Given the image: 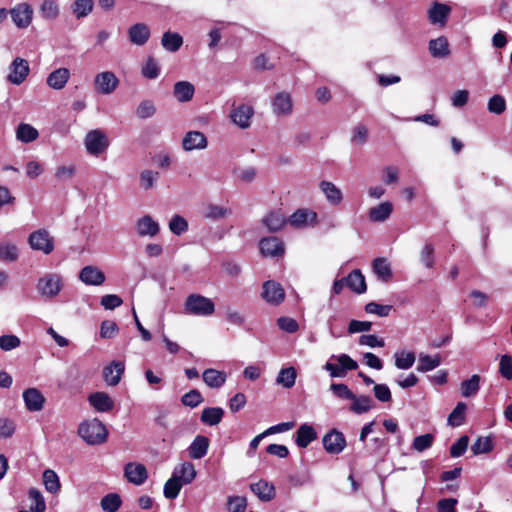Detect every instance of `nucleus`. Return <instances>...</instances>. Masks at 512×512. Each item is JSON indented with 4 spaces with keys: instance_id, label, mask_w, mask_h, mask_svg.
I'll return each mask as SVG.
<instances>
[{
    "instance_id": "obj_2",
    "label": "nucleus",
    "mask_w": 512,
    "mask_h": 512,
    "mask_svg": "<svg viewBox=\"0 0 512 512\" xmlns=\"http://www.w3.org/2000/svg\"><path fill=\"white\" fill-rule=\"evenodd\" d=\"M78 433L85 442L91 445L105 442L108 434L105 425L97 418L81 423Z\"/></svg>"
},
{
    "instance_id": "obj_4",
    "label": "nucleus",
    "mask_w": 512,
    "mask_h": 512,
    "mask_svg": "<svg viewBox=\"0 0 512 512\" xmlns=\"http://www.w3.org/2000/svg\"><path fill=\"white\" fill-rule=\"evenodd\" d=\"M83 143L86 152L94 157H99L105 153L110 145L107 134L101 129L88 131L84 137Z\"/></svg>"
},
{
    "instance_id": "obj_52",
    "label": "nucleus",
    "mask_w": 512,
    "mask_h": 512,
    "mask_svg": "<svg viewBox=\"0 0 512 512\" xmlns=\"http://www.w3.org/2000/svg\"><path fill=\"white\" fill-rule=\"evenodd\" d=\"M182 486L183 484L171 475L164 485V496L167 499H175L179 495Z\"/></svg>"
},
{
    "instance_id": "obj_54",
    "label": "nucleus",
    "mask_w": 512,
    "mask_h": 512,
    "mask_svg": "<svg viewBox=\"0 0 512 512\" xmlns=\"http://www.w3.org/2000/svg\"><path fill=\"white\" fill-rule=\"evenodd\" d=\"M434 442V436L430 433L423 434L414 438L412 442V449L417 452H423L429 449Z\"/></svg>"
},
{
    "instance_id": "obj_9",
    "label": "nucleus",
    "mask_w": 512,
    "mask_h": 512,
    "mask_svg": "<svg viewBox=\"0 0 512 512\" xmlns=\"http://www.w3.org/2000/svg\"><path fill=\"white\" fill-rule=\"evenodd\" d=\"M261 296L267 303L277 306L284 301L285 291L280 283L268 280L263 283Z\"/></svg>"
},
{
    "instance_id": "obj_56",
    "label": "nucleus",
    "mask_w": 512,
    "mask_h": 512,
    "mask_svg": "<svg viewBox=\"0 0 512 512\" xmlns=\"http://www.w3.org/2000/svg\"><path fill=\"white\" fill-rule=\"evenodd\" d=\"M170 231L180 236L188 230V222L180 215H174L169 222Z\"/></svg>"
},
{
    "instance_id": "obj_32",
    "label": "nucleus",
    "mask_w": 512,
    "mask_h": 512,
    "mask_svg": "<svg viewBox=\"0 0 512 512\" xmlns=\"http://www.w3.org/2000/svg\"><path fill=\"white\" fill-rule=\"evenodd\" d=\"M429 52L435 58H444L449 55L448 40L444 36L429 41Z\"/></svg>"
},
{
    "instance_id": "obj_30",
    "label": "nucleus",
    "mask_w": 512,
    "mask_h": 512,
    "mask_svg": "<svg viewBox=\"0 0 512 512\" xmlns=\"http://www.w3.org/2000/svg\"><path fill=\"white\" fill-rule=\"evenodd\" d=\"M202 377L205 384L211 388L222 387L227 379V375L224 371H219L213 368L204 370Z\"/></svg>"
},
{
    "instance_id": "obj_50",
    "label": "nucleus",
    "mask_w": 512,
    "mask_h": 512,
    "mask_svg": "<svg viewBox=\"0 0 512 512\" xmlns=\"http://www.w3.org/2000/svg\"><path fill=\"white\" fill-rule=\"evenodd\" d=\"M28 495L32 502L30 505L31 512H44L46 509V504L41 492L36 488H31Z\"/></svg>"
},
{
    "instance_id": "obj_29",
    "label": "nucleus",
    "mask_w": 512,
    "mask_h": 512,
    "mask_svg": "<svg viewBox=\"0 0 512 512\" xmlns=\"http://www.w3.org/2000/svg\"><path fill=\"white\" fill-rule=\"evenodd\" d=\"M317 438V433L313 426L302 424L296 431L295 442L298 447L306 448L311 442Z\"/></svg>"
},
{
    "instance_id": "obj_41",
    "label": "nucleus",
    "mask_w": 512,
    "mask_h": 512,
    "mask_svg": "<svg viewBox=\"0 0 512 512\" xmlns=\"http://www.w3.org/2000/svg\"><path fill=\"white\" fill-rule=\"evenodd\" d=\"M232 214V210L217 204H208L204 209V217L211 220L226 218Z\"/></svg>"
},
{
    "instance_id": "obj_12",
    "label": "nucleus",
    "mask_w": 512,
    "mask_h": 512,
    "mask_svg": "<svg viewBox=\"0 0 512 512\" xmlns=\"http://www.w3.org/2000/svg\"><path fill=\"white\" fill-rule=\"evenodd\" d=\"M271 106L276 116H289L293 112L292 96L288 92H279L272 98Z\"/></svg>"
},
{
    "instance_id": "obj_39",
    "label": "nucleus",
    "mask_w": 512,
    "mask_h": 512,
    "mask_svg": "<svg viewBox=\"0 0 512 512\" xmlns=\"http://www.w3.org/2000/svg\"><path fill=\"white\" fill-rule=\"evenodd\" d=\"M373 271L383 282H388L392 278L391 266L385 258H376L373 261Z\"/></svg>"
},
{
    "instance_id": "obj_44",
    "label": "nucleus",
    "mask_w": 512,
    "mask_h": 512,
    "mask_svg": "<svg viewBox=\"0 0 512 512\" xmlns=\"http://www.w3.org/2000/svg\"><path fill=\"white\" fill-rule=\"evenodd\" d=\"M39 13L45 20H55L59 16V6L54 0H44L40 5Z\"/></svg>"
},
{
    "instance_id": "obj_27",
    "label": "nucleus",
    "mask_w": 512,
    "mask_h": 512,
    "mask_svg": "<svg viewBox=\"0 0 512 512\" xmlns=\"http://www.w3.org/2000/svg\"><path fill=\"white\" fill-rule=\"evenodd\" d=\"M317 219V214L308 209H298L295 211L289 218V223L291 226L296 228H303L310 223H315Z\"/></svg>"
},
{
    "instance_id": "obj_62",
    "label": "nucleus",
    "mask_w": 512,
    "mask_h": 512,
    "mask_svg": "<svg viewBox=\"0 0 512 512\" xmlns=\"http://www.w3.org/2000/svg\"><path fill=\"white\" fill-rule=\"evenodd\" d=\"M247 501L242 496H230L227 499V509L230 512H245Z\"/></svg>"
},
{
    "instance_id": "obj_7",
    "label": "nucleus",
    "mask_w": 512,
    "mask_h": 512,
    "mask_svg": "<svg viewBox=\"0 0 512 512\" xmlns=\"http://www.w3.org/2000/svg\"><path fill=\"white\" fill-rule=\"evenodd\" d=\"M119 85V79L112 71H103L94 77V87L100 94L110 95Z\"/></svg>"
},
{
    "instance_id": "obj_19",
    "label": "nucleus",
    "mask_w": 512,
    "mask_h": 512,
    "mask_svg": "<svg viewBox=\"0 0 512 512\" xmlns=\"http://www.w3.org/2000/svg\"><path fill=\"white\" fill-rule=\"evenodd\" d=\"M319 189L331 206H338L343 200V193L334 183L323 180L319 183Z\"/></svg>"
},
{
    "instance_id": "obj_16",
    "label": "nucleus",
    "mask_w": 512,
    "mask_h": 512,
    "mask_svg": "<svg viewBox=\"0 0 512 512\" xmlns=\"http://www.w3.org/2000/svg\"><path fill=\"white\" fill-rule=\"evenodd\" d=\"M79 279L86 285L99 286L105 282V274L96 266L88 265L81 269Z\"/></svg>"
},
{
    "instance_id": "obj_64",
    "label": "nucleus",
    "mask_w": 512,
    "mask_h": 512,
    "mask_svg": "<svg viewBox=\"0 0 512 512\" xmlns=\"http://www.w3.org/2000/svg\"><path fill=\"white\" fill-rule=\"evenodd\" d=\"M499 373L507 380L512 379V356L505 354L500 358Z\"/></svg>"
},
{
    "instance_id": "obj_63",
    "label": "nucleus",
    "mask_w": 512,
    "mask_h": 512,
    "mask_svg": "<svg viewBox=\"0 0 512 512\" xmlns=\"http://www.w3.org/2000/svg\"><path fill=\"white\" fill-rule=\"evenodd\" d=\"M506 109V101L501 95H494L488 101V110L494 114H502Z\"/></svg>"
},
{
    "instance_id": "obj_61",
    "label": "nucleus",
    "mask_w": 512,
    "mask_h": 512,
    "mask_svg": "<svg viewBox=\"0 0 512 512\" xmlns=\"http://www.w3.org/2000/svg\"><path fill=\"white\" fill-rule=\"evenodd\" d=\"M392 310L391 305H382L376 302H369L365 305V311L369 314H375L380 317H386Z\"/></svg>"
},
{
    "instance_id": "obj_45",
    "label": "nucleus",
    "mask_w": 512,
    "mask_h": 512,
    "mask_svg": "<svg viewBox=\"0 0 512 512\" xmlns=\"http://www.w3.org/2000/svg\"><path fill=\"white\" fill-rule=\"evenodd\" d=\"M395 358V366L401 370H407L413 366L415 363V354L413 352L407 351H397L394 354Z\"/></svg>"
},
{
    "instance_id": "obj_42",
    "label": "nucleus",
    "mask_w": 512,
    "mask_h": 512,
    "mask_svg": "<svg viewBox=\"0 0 512 512\" xmlns=\"http://www.w3.org/2000/svg\"><path fill=\"white\" fill-rule=\"evenodd\" d=\"M350 410L356 414L368 412L373 407V400L367 395L356 396L351 399Z\"/></svg>"
},
{
    "instance_id": "obj_1",
    "label": "nucleus",
    "mask_w": 512,
    "mask_h": 512,
    "mask_svg": "<svg viewBox=\"0 0 512 512\" xmlns=\"http://www.w3.org/2000/svg\"><path fill=\"white\" fill-rule=\"evenodd\" d=\"M64 277L57 272H47L38 278L36 290L44 300L55 299L62 292Z\"/></svg>"
},
{
    "instance_id": "obj_58",
    "label": "nucleus",
    "mask_w": 512,
    "mask_h": 512,
    "mask_svg": "<svg viewBox=\"0 0 512 512\" xmlns=\"http://www.w3.org/2000/svg\"><path fill=\"white\" fill-rule=\"evenodd\" d=\"M181 402L185 406L195 408L203 402V397L198 390L193 389L182 396Z\"/></svg>"
},
{
    "instance_id": "obj_47",
    "label": "nucleus",
    "mask_w": 512,
    "mask_h": 512,
    "mask_svg": "<svg viewBox=\"0 0 512 512\" xmlns=\"http://www.w3.org/2000/svg\"><path fill=\"white\" fill-rule=\"evenodd\" d=\"M285 221V217L280 211H273L263 219V223L270 231L280 230Z\"/></svg>"
},
{
    "instance_id": "obj_37",
    "label": "nucleus",
    "mask_w": 512,
    "mask_h": 512,
    "mask_svg": "<svg viewBox=\"0 0 512 512\" xmlns=\"http://www.w3.org/2000/svg\"><path fill=\"white\" fill-rule=\"evenodd\" d=\"M441 364L440 355L436 354L434 356L421 353L419 355L417 371L419 372H428L435 368H437Z\"/></svg>"
},
{
    "instance_id": "obj_11",
    "label": "nucleus",
    "mask_w": 512,
    "mask_h": 512,
    "mask_svg": "<svg viewBox=\"0 0 512 512\" xmlns=\"http://www.w3.org/2000/svg\"><path fill=\"white\" fill-rule=\"evenodd\" d=\"M254 115V109L248 104L233 106L229 117L233 124L241 129H247L251 125V119Z\"/></svg>"
},
{
    "instance_id": "obj_31",
    "label": "nucleus",
    "mask_w": 512,
    "mask_h": 512,
    "mask_svg": "<svg viewBox=\"0 0 512 512\" xmlns=\"http://www.w3.org/2000/svg\"><path fill=\"white\" fill-rule=\"evenodd\" d=\"M195 93L194 85L188 81L176 82L173 89L174 97L179 102H188Z\"/></svg>"
},
{
    "instance_id": "obj_46",
    "label": "nucleus",
    "mask_w": 512,
    "mask_h": 512,
    "mask_svg": "<svg viewBox=\"0 0 512 512\" xmlns=\"http://www.w3.org/2000/svg\"><path fill=\"white\" fill-rule=\"evenodd\" d=\"M38 131L29 124H20L16 130V137L23 143H29L38 138Z\"/></svg>"
},
{
    "instance_id": "obj_13",
    "label": "nucleus",
    "mask_w": 512,
    "mask_h": 512,
    "mask_svg": "<svg viewBox=\"0 0 512 512\" xmlns=\"http://www.w3.org/2000/svg\"><path fill=\"white\" fill-rule=\"evenodd\" d=\"M325 450L330 454H339L346 447V439L340 431L333 429L322 439Z\"/></svg>"
},
{
    "instance_id": "obj_43",
    "label": "nucleus",
    "mask_w": 512,
    "mask_h": 512,
    "mask_svg": "<svg viewBox=\"0 0 512 512\" xmlns=\"http://www.w3.org/2000/svg\"><path fill=\"white\" fill-rule=\"evenodd\" d=\"M480 376L472 375L469 379L461 383L460 389L463 397H471L477 394L480 389Z\"/></svg>"
},
{
    "instance_id": "obj_55",
    "label": "nucleus",
    "mask_w": 512,
    "mask_h": 512,
    "mask_svg": "<svg viewBox=\"0 0 512 512\" xmlns=\"http://www.w3.org/2000/svg\"><path fill=\"white\" fill-rule=\"evenodd\" d=\"M142 75L147 79H156L160 75L158 62L153 57H148L142 67Z\"/></svg>"
},
{
    "instance_id": "obj_48",
    "label": "nucleus",
    "mask_w": 512,
    "mask_h": 512,
    "mask_svg": "<svg viewBox=\"0 0 512 512\" xmlns=\"http://www.w3.org/2000/svg\"><path fill=\"white\" fill-rule=\"evenodd\" d=\"M466 409H467V406L464 402H458L456 407L452 410V412L448 416V424L453 427L461 426L465 420Z\"/></svg>"
},
{
    "instance_id": "obj_59",
    "label": "nucleus",
    "mask_w": 512,
    "mask_h": 512,
    "mask_svg": "<svg viewBox=\"0 0 512 512\" xmlns=\"http://www.w3.org/2000/svg\"><path fill=\"white\" fill-rule=\"evenodd\" d=\"M156 113V107L151 100H144L140 102L136 109V115L140 119H147Z\"/></svg>"
},
{
    "instance_id": "obj_38",
    "label": "nucleus",
    "mask_w": 512,
    "mask_h": 512,
    "mask_svg": "<svg viewBox=\"0 0 512 512\" xmlns=\"http://www.w3.org/2000/svg\"><path fill=\"white\" fill-rule=\"evenodd\" d=\"M224 410L220 407H208L202 411L201 421L209 426L217 425L221 422Z\"/></svg>"
},
{
    "instance_id": "obj_10",
    "label": "nucleus",
    "mask_w": 512,
    "mask_h": 512,
    "mask_svg": "<svg viewBox=\"0 0 512 512\" xmlns=\"http://www.w3.org/2000/svg\"><path fill=\"white\" fill-rule=\"evenodd\" d=\"M29 72L30 67L28 61L17 57L13 60L9 67L7 80L14 85H20L26 80Z\"/></svg>"
},
{
    "instance_id": "obj_24",
    "label": "nucleus",
    "mask_w": 512,
    "mask_h": 512,
    "mask_svg": "<svg viewBox=\"0 0 512 512\" xmlns=\"http://www.w3.org/2000/svg\"><path fill=\"white\" fill-rule=\"evenodd\" d=\"M70 71L67 68H58L52 71L46 79L47 85L54 90L63 89L70 79Z\"/></svg>"
},
{
    "instance_id": "obj_23",
    "label": "nucleus",
    "mask_w": 512,
    "mask_h": 512,
    "mask_svg": "<svg viewBox=\"0 0 512 512\" xmlns=\"http://www.w3.org/2000/svg\"><path fill=\"white\" fill-rule=\"evenodd\" d=\"M90 405L97 412H109L114 407V401L105 392H94L88 397Z\"/></svg>"
},
{
    "instance_id": "obj_14",
    "label": "nucleus",
    "mask_w": 512,
    "mask_h": 512,
    "mask_svg": "<svg viewBox=\"0 0 512 512\" xmlns=\"http://www.w3.org/2000/svg\"><path fill=\"white\" fill-rule=\"evenodd\" d=\"M207 145V137L200 131H189L182 139V148L185 151L203 150Z\"/></svg>"
},
{
    "instance_id": "obj_53",
    "label": "nucleus",
    "mask_w": 512,
    "mask_h": 512,
    "mask_svg": "<svg viewBox=\"0 0 512 512\" xmlns=\"http://www.w3.org/2000/svg\"><path fill=\"white\" fill-rule=\"evenodd\" d=\"M93 6V0H76L73 4L72 10L76 17L79 19L90 14Z\"/></svg>"
},
{
    "instance_id": "obj_26",
    "label": "nucleus",
    "mask_w": 512,
    "mask_h": 512,
    "mask_svg": "<svg viewBox=\"0 0 512 512\" xmlns=\"http://www.w3.org/2000/svg\"><path fill=\"white\" fill-rule=\"evenodd\" d=\"M196 470L192 463L183 462L173 469L172 476L183 485L190 484L196 477Z\"/></svg>"
},
{
    "instance_id": "obj_60",
    "label": "nucleus",
    "mask_w": 512,
    "mask_h": 512,
    "mask_svg": "<svg viewBox=\"0 0 512 512\" xmlns=\"http://www.w3.org/2000/svg\"><path fill=\"white\" fill-rule=\"evenodd\" d=\"M159 178V173L152 170H143L140 173V186L144 190L153 188L156 180Z\"/></svg>"
},
{
    "instance_id": "obj_28",
    "label": "nucleus",
    "mask_w": 512,
    "mask_h": 512,
    "mask_svg": "<svg viewBox=\"0 0 512 512\" xmlns=\"http://www.w3.org/2000/svg\"><path fill=\"white\" fill-rule=\"evenodd\" d=\"M209 449V439L206 436L198 435L188 447L189 456L192 459L203 458Z\"/></svg>"
},
{
    "instance_id": "obj_20",
    "label": "nucleus",
    "mask_w": 512,
    "mask_h": 512,
    "mask_svg": "<svg viewBox=\"0 0 512 512\" xmlns=\"http://www.w3.org/2000/svg\"><path fill=\"white\" fill-rule=\"evenodd\" d=\"M451 12V8L443 3L434 2L428 10L429 21L434 25L444 26Z\"/></svg>"
},
{
    "instance_id": "obj_51",
    "label": "nucleus",
    "mask_w": 512,
    "mask_h": 512,
    "mask_svg": "<svg viewBox=\"0 0 512 512\" xmlns=\"http://www.w3.org/2000/svg\"><path fill=\"white\" fill-rule=\"evenodd\" d=\"M43 483L46 490L50 493H56L60 489L58 475L51 469H47L43 473Z\"/></svg>"
},
{
    "instance_id": "obj_5",
    "label": "nucleus",
    "mask_w": 512,
    "mask_h": 512,
    "mask_svg": "<svg viewBox=\"0 0 512 512\" xmlns=\"http://www.w3.org/2000/svg\"><path fill=\"white\" fill-rule=\"evenodd\" d=\"M185 311L196 316H209L215 311L213 301L199 294H191L185 302Z\"/></svg>"
},
{
    "instance_id": "obj_15",
    "label": "nucleus",
    "mask_w": 512,
    "mask_h": 512,
    "mask_svg": "<svg viewBox=\"0 0 512 512\" xmlns=\"http://www.w3.org/2000/svg\"><path fill=\"white\" fill-rule=\"evenodd\" d=\"M135 229L141 237H154L159 233L160 226L150 215H144L136 221Z\"/></svg>"
},
{
    "instance_id": "obj_34",
    "label": "nucleus",
    "mask_w": 512,
    "mask_h": 512,
    "mask_svg": "<svg viewBox=\"0 0 512 512\" xmlns=\"http://www.w3.org/2000/svg\"><path fill=\"white\" fill-rule=\"evenodd\" d=\"M393 211L390 202H382L369 210V217L374 222H383L388 219Z\"/></svg>"
},
{
    "instance_id": "obj_3",
    "label": "nucleus",
    "mask_w": 512,
    "mask_h": 512,
    "mask_svg": "<svg viewBox=\"0 0 512 512\" xmlns=\"http://www.w3.org/2000/svg\"><path fill=\"white\" fill-rule=\"evenodd\" d=\"M358 363L348 354L331 355L325 363L324 369L332 378H343L348 371L356 370Z\"/></svg>"
},
{
    "instance_id": "obj_21",
    "label": "nucleus",
    "mask_w": 512,
    "mask_h": 512,
    "mask_svg": "<svg viewBox=\"0 0 512 512\" xmlns=\"http://www.w3.org/2000/svg\"><path fill=\"white\" fill-rule=\"evenodd\" d=\"M128 37L132 44L143 46L150 38V29L144 23H136L128 29Z\"/></svg>"
},
{
    "instance_id": "obj_6",
    "label": "nucleus",
    "mask_w": 512,
    "mask_h": 512,
    "mask_svg": "<svg viewBox=\"0 0 512 512\" xmlns=\"http://www.w3.org/2000/svg\"><path fill=\"white\" fill-rule=\"evenodd\" d=\"M28 242L33 250L49 255L54 250V239L45 229H39L29 235Z\"/></svg>"
},
{
    "instance_id": "obj_22",
    "label": "nucleus",
    "mask_w": 512,
    "mask_h": 512,
    "mask_svg": "<svg viewBox=\"0 0 512 512\" xmlns=\"http://www.w3.org/2000/svg\"><path fill=\"white\" fill-rule=\"evenodd\" d=\"M124 363L113 361L103 369V377L109 386H116L124 373Z\"/></svg>"
},
{
    "instance_id": "obj_25",
    "label": "nucleus",
    "mask_w": 512,
    "mask_h": 512,
    "mask_svg": "<svg viewBox=\"0 0 512 512\" xmlns=\"http://www.w3.org/2000/svg\"><path fill=\"white\" fill-rule=\"evenodd\" d=\"M260 250L264 256H280L284 253L283 243L277 237H266L260 241Z\"/></svg>"
},
{
    "instance_id": "obj_8",
    "label": "nucleus",
    "mask_w": 512,
    "mask_h": 512,
    "mask_svg": "<svg viewBox=\"0 0 512 512\" xmlns=\"http://www.w3.org/2000/svg\"><path fill=\"white\" fill-rule=\"evenodd\" d=\"M33 13L32 7L27 3H19L9 11L13 23L19 29H25L30 26Z\"/></svg>"
},
{
    "instance_id": "obj_35",
    "label": "nucleus",
    "mask_w": 512,
    "mask_h": 512,
    "mask_svg": "<svg viewBox=\"0 0 512 512\" xmlns=\"http://www.w3.org/2000/svg\"><path fill=\"white\" fill-rule=\"evenodd\" d=\"M251 490L263 501H269L275 496L274 486L263 480L251 484Z\"/></svg>"
},
{
    "instance_id": "obj_18",
    "label": "nucleus",
    "mask_w": 512,
    "mask_h": 512,
    "mask_svg": "<svg viewBox=\"0 0 512 512\" xmlns=\"http://www.w3.org/2000/svg\"><path fill=\"white\" fill-rule=\"evenodd\" d=\"M124 472L128 481L135 485L143 484L148 477L147 469L141 463L131 462L126 464Z\"/></svg>"
},
{
    "instance_id": "obj_49",
    "label": "nucleus",
    "mask_w": 512,
    "mask_h": 512,
    "mask_svg": "<svg viewBox=\"0 0 512 512\" xmlns=\"http://www.w3.org/2000/svg\"><path fill=\"white\" fill-rule=\"evenodd\" d=\"M100 505L104 512H117L121 506V498L116 493H110L101 499Z\"/></svg>"
},
{
    "instance_id": "obj_33",
    "label": "nucleus",
    "mask_w": 512,
    "mask_h": 512,
    "mask_svg": "<svg viewBox=\"0 0 512 512\" xmlns=\"http://www.w3.org/2000/svg\"><path fill=\"white\" fill-rule=\"evenodd\" d=\"M346 279V285L354 292L361 294L366 291V282L360 270H353Z\"/></svg>"
},
{
    "instance_id": "obj_17",
    "label": "nucleus",
    "mask_w": 512,
    "mask_h": 512,
    "mask_svg": "<svg viewBox=\"0 0 512 512\" xmlns=\"http://www.w3.org/2000/svg\"><path fill=\"white\" fill-rule=\"evenodd\" d=\"M23 400L26 409L30 412L42 410L45 398L43 394L36 388H28L23 392Z\"/></svg>"
},
{
    "instance_id": "obj_36",
    "label": "nucleus",
    "mask_w": 512,
    "mask_h": 512,
    "mask_svg": "<svg viewBox=\"0 0 512 512\" xmlns=\"http://www.w3.org/2000/svg\"><path fill=\"white\" fill-rule=\"evenodd\" d=\"M163 48L169 52H176L183 44V38L179 33L167 31L161 39Z\"/></svg>"
},
{
    "instance_id": "obj_57",
    "label": "nucleus",
    "mask_w": 512,
    "mask_h": 512,
    "mask_svg": "<svg viewBox=\"0 0 512 512\" xmlns=\"http://www.w3.org/2000/svg\"><path fill=\"white\" fill-rule=\"evenodd\" d=\"M492 449L493 444L489 437H479L471 446V450L474 455L488 453Z\"/></svg>"
},
{
    "instance_id": "obj_40",
    "label": "nucleus",
    "mask_w": 512,
    "mask_h": 512,
    "mask_svg": "<svg viewBox=\"0 0 512 512\" xmlns=\"http://www.w3.org/2000/svg\"><path fill=\"white\" fill-rule=\"evenodd\" d=\"M297 373L294 367L282 368L277 377L276 383L284 388H292L296 383Z\"/></svg>"
}]
</instances>
